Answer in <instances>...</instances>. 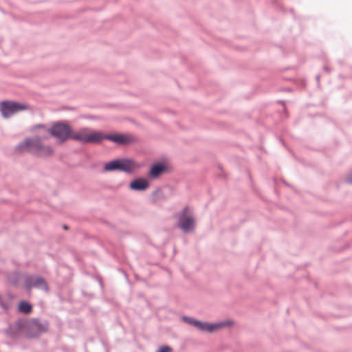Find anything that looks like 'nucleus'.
<instances>
[{
	"mask_svg": "<svg viewBox=\"0 0 352 352\" xmlns=\"http://www.w3.org/2000/svg\"><path fill=\"white\" fill-rule=\"evenodd\" d=\"M32 131L36 136L26 138L16 146V150L21 153L30 152L41 157L52 155L53 149L50 146H45L41 143L42 139H46L51 135V128L47 129L45 125L38 124L32 128Z\"/></svg>",
	"mask_w": 352,
	"mask_h": 352,
	"instance_id": "nucleus-1",
	"label": "nucleus"
},
{
	"mask_svg": "<svg viewBox=\"0 0 352 352\" xmlns=\"http://www.w3.org/2000/svg\"><path fill=\"white\" fill-rule=\"evenodd\" d=\"M102 132L82 127L72 131L71 139L82 144H98L102 141Z\"/></svg>",
	"mask_w": 352,
	"mask_h": 352,
	"instance_id": "nucleus-2",
	"label": "nucleus"
},
{
	"mask_svg": "<svg viewBox=\"0 0 352 352\" xmlns=\"http://www.w3.org/2000/svg\"><path fill=\"white\" fill-rule=\"evenodd\" d=\"M182 320L186 323L196 327L203 332L212 333L223 327H230L233 324L231 320H226L217 323H209L197 320L192 317L183 316Z\"/></svg>",
	"mask_w": 352,
	"mask_h": 352,
	"instance_id": "nucleus-3",
	"label": "nucleus"
},
{
	"mask_svg": "<svg viewBox=\"0 0 352 352\" xmlns=\"http://www.w3.org/2000/svg\"><path fill=\"white\" fill-rule=\"evenodd\" d=\"M139 167L140 166L133 160L129 159H117L106 163L104 166V170L106 172L120 170L131 173Z\"/></svg>",
	"mask_w": 352,
	"mask_h": 352,
	"instance_id": "nucleus-4",
	"label": "nucleus"
},
{
	"mask_svg": "<svg viewBox=\"0 0 352 352\" xmlns=\"http://www.w3.org/2000/svg\"><path fill=\"white\" fill-rule=\"evenodd\" d=\"M177 226L185 233L192 232L195 228V217L189 208L185 207L176 214Z\"/></svg>",
	"mask_w": 352,
	"mask_h": 352,
	"instance_id": "nucleus-5",
	"label": "nucleus"
},
{
	"mask_svg": "<svg viewBox=\"0 0 352 352\" xmlns=\"http://www.w3.org/2000/svg\"><path fill=\"white\" fill-rule=\"evenodd\" d=\"M29 105L14 101H3L0 104V110L3 118H8L15 113L30 109Z\"/></svg>",
	"mask_w": 352,
	"mask_h": 352,
	"instance_id": "nucleus-6",
	"label": "nucleus"
},
{
	"mask_svg": "<svg viewBox=\"0 0 352 352\" xmlns=\"http://www.w3.org/2000/svg\"><path fill=\"white\" fill-rule=\"evenodd\" d=\"M72 133L71 126L63 122H57L51 127V135L56 138L60 142L71 138Z\"/></svg>",
	"mask_w": 352,
	"mask_h": 352,
	"instance_id": "nucleus-7",
	"label": "nucleus"
},
{
	"mask_svg": "<svg viewBox=\"0 0 352 352\" xmlns=\"http://www.w3.org/2000/svg\"><path fill=\"white\" fill-rule=\"evenodd\" d=\"M25 287L28 290H30L32 288L34 287L48 291V287L46 281L38 276H29L26 277Z\"/></svg>",
	"mask_w": 352,
	"mask_h": 352,
	"instance_id": "nucleus-8",
	"label": "nucleus"
},
{
	"mask_svg": "<svg viewBox=\"0 0 352 352\" xmlns=\"http://www.w3.org/2000/svg\"><path fill=\"white\" fill-rule=\"evenodd\" d=\"M102 135L103 136L102 140H109L118 144H122L130 142V137L125 135H105L102 132Z\"/></svg>",
	"mask_w": 352,
	"mask_h": 352,
	"instance_id": "nucleus-9",
	"label": "nucleus"
},
{
	"mask_svg": "<svg viewBox=\"0 0 352 352\" xmlns=\"http://www.w3.org/2000/svg\"><path fill=\"white\" fill-rule=\"evenodd\" d=\"M129 187L136 191L145 190L148 188V182L144 178H138L130 183Z\"/></svg>",
	"mask_w": 352,
	"mask_h": 352,
	"instance_id": "nucleus-10",
	"label": "nucleus"
},
{
	"mask_svg": "<svg viewBox=\"0 0 352 352\" xmlns=\"http://www.w3.org/2000/svg\"><path fill=\"white\" fill-rule=\"evenodd\" d=\"M166 170V167L162 164H156L151 167L148 176L151 179L157 178Z\"/></svg>",
	"mask_w": 352,
	"mask_h": 352,
	"instance_id": "nucleus-11",
	"label": "nucleus"
},
{
	"mask_svg": "<svg viewBox=\"0 0 352 352\" xmlns=\"http://www.w3.org/2000/svg\"><path fill=\"white\" fill-rule=\"evenodd\" d=\"M19 309L21 312L28 314L32 310V306L30 303L25 301H22L19 304Z\"/></svg>",
	"mask_w": 352,
	"mask_h": 352,
	"instance_id": "nucleus-12",
	"label": "nucleus"
},
{
	"mask_svg": "<svg viewBox=\"0 0 352 352\" xmlns=\"http://www.w3.org/2000/svg\"><path fill=\"white\" fill-rule=\"evenodd\" d=\"M156 352H172V349L168 346H162Z\"/></svg>",
	"mask_w": 352,
	"mask_h": 352,
	"instance_id": "nucleus-13",
	"label": "nucleus"
},
{
	"mask_svg": "<svg viewBox=\"0 0 352 352\" xmlns=\"http://www.w3.org/2000/svg\"><path fill=\"white\" fill-rule=\"evenodd\" d=\"M37 328L40 329L41 331H45V328L42 327L41 324H36Z\"/></svg>",
	"mask_w": 352,
	"mask_h": 352,
	"instance_id": "nucleus-14",
	"label": "nucleus"
},
{
	"mask_svg": "<svg viewBox=\"0 0 352 352\" xmlns=\"http://www.w3.org/2000/svg\"><path fill=\"white\" fill-rule=\"evenodd\" d=\"M64 229H67V227L66 226H64Z\"/></svg>",
	"mask_w": 352,
	"mask_h": 352,
	"instance_id": "nucleus-15",
	"label": "nucleus"
}]
</instances>
